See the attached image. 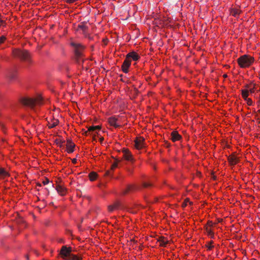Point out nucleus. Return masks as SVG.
Returning <instances> with one entry per match:
<instances>
[{
    "instance_id": "a878e982",
    "label": "nucleus",
    "mask_w": 260,
    "mask_h": 260,
    "mask_svg": "<svg viewBox=\"0 0 260 260\" xmlns=\"http://www.w3.org/2000/svg\"><path fill=\"white\" fill-rule=\"evenodd\" d=\"M206 232L207 233L208 235L209 236H211V237L212 238H213L214 237L213 233L212 231V230H211V229H210L207 226V227H206Z\"/></svg>"
},
{
    "instance_id": "ea45409f",
    "label": "nucleus",
    "mask_w": 260,
    "mask_h": 260,
    "mask_svg": "<svg viewBox=\"0 0 260 260\" xmlns=\"http://www.w3.org/2000/svg\"><path fill=\"white\" fill-rule=\"evenodd\" d=\"M86 37L88 38L89 40H91L92 38V37H91L89 35H88L87 33H86V36H85Z\"/></svg>"
},
{
    "instance_id": "c9c22d12",
    "label": "nucleus",
    "mask_w": 260,
    "mask_h": 260,
    "mask_svg": "<svg viewBox=\"0 0 260 260\" xmlns=\"http://www.w3.org/2000/svg\"><path fill=\"white\" fill-rule=\"evenodd\" d=\"M105 175L106 176H111V171H107L106 172V174H105Z\"/></svg>"
},
{
    "instance_id": "f257e3e1",
    "label": "nucleus",
    "mask_w": 260,
    "mask_h": 260,
    "mask_svg": "<svg viewBox=\"0 0 260 260\" xmlns=\"http://www.w3.org/2000/svg\"><path fill=\"white\" fill-rule=\"evenodd\" d=\"M70 44L73 49L75 58L77 62L79 64L83 62V56L85 46L80 43L76 41H71Z\"/></svg>"
},
{
    "instance_id": "9b49d317",
    "label": "nucleus",
    "mask_w": 260,
    "mask_h": 260,
    "mask_svg": "<svg viewBox=\"0 0 260 260\" xmlns=\"http://www.w3.org/2000/svg\"><path fill=\"white\" fill-rule=\"evenodd\" d=\"M171 140L173 142L180 140L181 139V136L178 134L177 131H173L171 134Z\"/></svg>"
},
{
    "instance_id": "a18cd8bd",
    "label": "nucleus",
    "mask_w": 260,
    "mask_h": 260,
    "mask_svg": "<svg viewBox=\"0 0 260 260\" xmlns=\"http://www.w3.org/2000/svg\"><path fill=\"white\" fill-rule=\"evenodd\" d=\"M37 186H39V187H41V184L40 183H38L37 184Z\"/></svg>"
},
{
    "instance_id": "6ab92c4d",
    "label": "nucleus",
    "mask_w": 260,
    "mask_h": 260,
    "mask_svg": "<svg viewBox=\"0 0 260 260\" xmlns=\"http://www.w3.org/2000/svg\"><path fill=\"white\" fill-rule=\"evenodd\" d=\"M78 28L81 29L83 31V34L85 36H86V30L87 27L85 25L84 23H82L78 25Z\"/></svg>"
},
{
    "instance_id": "473e14b6",
    "label": "nucleus",
    "mask_w": 260,
    "mask_h": 260,
    "mask_svg": "<svg viewBox=\"0 0 260 260\" xmlns=\"http://www.w3.org/2000/svg\"><path fill=\"white\" fill-rule=\"evenodd\" d=\"M248 92H250V93H253L255 91V87L254 86L252 88H249Z\"/></svg>"
},
{
    "instance_id": "de8ad7c7",
    "label": "nucleus",
    "mask_w": 260,
    "mask_h": 260,
    "mask_svg": "<svg viewBox=\"0 0 260 260\" xmlns=\"http://www.w3.org/2000/svg\"><path fill=\"white\" fill-rule=\"evenodd\" d=\"M223 76H224V77H227V75H223Z\"/></svg>"
},
{
    "instance_id": "20e7f679",
    "label": "nucleus",
    "mask_w": 260,
    "mask_h": 260,
    "mask_svg": "<svg viewBox=\"0 0 260 260\" xmlns=\"http://www.w3.org/2000/svg\"><path fill=\"white\" fill-rule=\"evenodd\" d=\"M13 55L21 60L30 63L31 62L30 54L26 50L15 49L12 51Z\"/></svg>"
},
{
    "instance_id": "8fccbe9b",
    "label": "nucleus",
    "mask_w": 260,
    "mask_h": 260,
    "mask_svg": "<svg viewBox=\"0 0 260 260\" xmlns=\"http://www.w3.org/2000/svg\"><path fill=\"white\" fill-rule=\"evenodd\" d=\"M60 241L61 242H63V241L61 240H60Z\"/></svg>"
},
{
    "instance_id": "412c9836",
    "label": "nucleus",
    "mask_w": 260,
    "mask_h": 260,
    "mask_svg": "<svg viewBox=\"0 0 260 260\" xmlns=\"http://www.w3.org/2000/svg\"><path fill=\"white\" fill-rule=\"evenodd\" d=\"M97 174L94 172H92L89 174V178L90 181H94L96 179Z\"/></svg>"
},
{
    "instance_id": "0eeeda50",
    "label": "nucleus",
    "mask_w": 260,
    "mask_h": 260,
    "mask_svg": "<svg viewBox=\"0 0 260 260\" xmlns=\"http://www.w3.org/2000/svg\"><path fill=\"white\" fill-rule=\"evenodd\" d=\"M144 139L143 138H137L135 140V146L137 149H141L144 147Z\"/></svg>"
},
{
    "instance_id": "2f4dec72",
    "label": "nucleus",
    "mask_w": 260,
    "mask_h": 260,
    "mask_svg": "<svg viewBox=\"0 0 260 260\" xmlns=\"http://www.w3.org/2000/svg\"><path fill=\"white\" fill-rule=\"evenodd\" d=\"M246 101H247L248 105H251L252 104V101L250 99L248 98Z\"/></svg>"
},
{
    "instance_id": "ddd939ff",
    "label": "nucleus",
    "mask_w": 260,
    "mask_h": 260,
    "mask_svg": "<svg viewBox=\"0 0 260 260\" xmlns=\"http://www.w3.org/2000/svg\"><path fill=\"white\" fill-rule=\"evenodd\" d=\"M120 207V203L119 202H115L113 205H109L108 207L110 212H112L114 210L118 209Z\"/></svg>"
},
{
    "instance_id": "72a5a7b5",
    "label": "nucleus",
    "mask_w": 260,
    "mask_h": 260,
    "mask_svg": "<svg viewBox=\"0 0 260 260\" xmlns=\"http://www.w3.org/2000/svg\"><path fill=\"white\" fill-rule=\"evenodd\" d=\"M49 182V180L47 178H45V179L43 181V183L44 185H46L48 184Z\"/></svg>"
},
{
    "instance_id": "1a4fd4ad",
    "label": "nucleus",
    "mask_w": 260,
    "mask_h": 260,
    "mask_svg": "<svg viewBox=\"0 0 260 260\" xmlns=\"http://www.w3.org/2000/svg\"><path fill=\"white\" fill-rule=\"evenodd\" d=\"M75 144L71 140H67V148L68 153H72L74 151Z\"/></svg>"
},
{
    "instance_id": "c85d7f7f",
    "label": "nucleus",
    "mask_w": 260,
    "mask_h": 260,
    "mask_svg": "<svg viewBox=\"0 0 260 260\" xmlns=\"http://www.w3.org/2000/svg\"><path fill=\"white\" fill-rule=\"evenodd\" d=\"M8 77L10 79H13L15 78V75L14 74H13L12 73H11V72H10V73H9V74L8 75Z\"/></svg>"
},
{
    "instance_id": "f03ea898",
    "label": "nucleus",
    "mask_w": 260,
    "mask_h": 260,
    "mask_svg": "<svg viewBox=\"0 0 260 260\" xmlns=\"http://www.w3.org/2000/svg\"><path fill=\"white\" fill-rule=\"evenodd\" d=\"M77 250L73 249L71 247L62 246L59 252L60 256L66 260H81V256L77 255L73 253L76 252Z\"/></svg>"
},
{
    "instance_id": "09e8293b",
    "label": "nucleus",
    "mask_w": 260,
    "mask_h": 260,
    "mask_svg": "<svg viewBox=\"0 0 260 260\" xmlns=\"http://www.w3.org/2000/svg\"><path fill=\"white\" fill-rule=\"evenodd\" d=\"M60 241L61 242H63V241L61 240H60Z\"/></svg>"
},
{
    "instance_id": "39448f33",
    "label": "nucleus",
    "mask_w": 260,
    "mask_h": 260,
    "mask_svg": "<svg viewBox=\"0 0 260 260\" xmlns=\"http://www.w3.org/2000/svg\"><path fill=\"white\" fill-rule=\"evenodd\" d=\"M237 60L240 67L244 68L250 66L253 63L254 58L249 55H244L240 57Z\"/></svg>"
},
{
    "instance_id": "2eb2a0df",
    "label": "nucleus",
    "mask_w": 260,
    "mask_h": 260,
    "mask_svg": "<svg viewBox=\"0 0 260 260\" xmlns=\"http://www.w3.org/2000/svg\"><path fill=\"white\" fill-rule=\"evenodd\" d=\"M136 189H137V187L136 186L129 185L127 186L126 188L123 190L122 194H126V193H127L131 191H132Z\"/></svg>"
},
{
    "instance_id": "49530a36",
    "label": "nucleus",
    "mask_w": 260,
    "mask_h": 260,
    "mask_svg": "<svg viewBox=\"0 0 260 260\" xmlns=\"http://www.w3.org/2000/svg\"><path fill=\"white\" fill-rule=\"evenodd\" d=\"M26 258L27 260H28V259H29V257H28V255H26Z\"/></svg>"
},
{
    "instance_id": "6e6552de",
    "label": "nucleus",
    "mask_w": 260,
    "mask_h": 260,
    "mask_svg": "<svg viewBox=\"0 0 260 260\" xmlns=\"http://www.w3.org/2000/svg\"><path fill=\"white\" fill-rule=\"evenodd\" d=\"M123 157L128 161H132L133 158L132 154L128 149H123L122 151Z\"/></svg>"
},
{
    "instance_id": "393cba45",
    "label": "nucleus",
    "mask_w": 260,
    "mask_h": 260,
    "mask_svg": "<svg viewBox=\"0 0 260 260\" xmlns=\"http://www.w3.org/2000/svg\"><path fill=\"white\" fill-rule=\"evenodd\" d=\"M54 142L56 144V145L59 146L60 147H61L65 141L64 140L61 141L56 139L55 140Z\"/></svg>"
},
{
    "instance_id": "4c0bfd02",
    "label": "nucleus",
    "mask_w": 260,
    "mask_h": 260,
    "mask_svg": "<svg viewBox=\"0 0 260 260\" xmlns=\"http://www.w3.org/2000/svg\"><path fill=\"white\" fill-rule=\"evenodd\" d=\"M127 171L129 173V174H132L133 173V170L131 169H127Z\"/></svg>"
},
{
    "instance_id": "c756f323",
    "label": "nucleus",
    "mask_w": 260,
    "mask_h": 260,
    "mask_svg": "<svg viewBox=\"0 0 260 260\" xmlns=\"http://www.w3.org/2000/svg\"><path fill=\"white\" fill-rule=\"evenodd\" d=\"M212 243H213V241H211L208 243V245H207L208 250H211L213 247V246L212 245Z\"/></svg>"
},
{
    "instance_id": "37998d69",
    "label": "nucleus",
    "mask_w": 260,
    "mask_h": 260,
    "mask_svg": "<svg viewBox=\"0 0 260 260\" xmlns=\"http://www.w3.org/2000/svg\"><path fill=\"white\" fill-rule=\"evenodd\" d=\"M0 125H1V126L2 127V128L3 129H4V127H5L3 123H1Z\"/></svg>"
},
{
    "instance_id": "a19ab883",
    "label": "nucleus",
    "mask_w": 260,
    "mask_h": 260,
    "mask_svg": "<svg viewBox=\"0 0 260 260\" xmlns=\"http://www.w3.org/2000/svg\"><path fill=\"white\" fill-rule=\"evenodd\" d=\"M4 23V21L0 19V26L3 25Z\"/></svg>"
},
{
    "instance_id": "5701e85b",
    "label": "nucleus",
    "mask_w": 260,
    "mask_h": 260,
    "mask_svg": "<svg viewBox=\"0 0 260 260\" xmlns=\"http://www.w3.org/2000/svg\"><path fill=\"white\" fill-rule=\"evenodd\" d=\"M248 95H249V94H248V90H242V95L245 100H246L248 99Z\"/></svg>"
},
{
    "instance_id": "e433bc0d",
    "label": "nucleus",
    "mask_w": 260,
    "mask_h": 260,
    "mask_svg": "<svg viewBox=\"0 0 260 260\" xmlns=\"http://www.w3.org/2000/svg\"><path fill=\"white\" fill-rule=\"evenodd\" d=\"M77 0H67V3H73L76 2Z\"/></svg>"
},
{
    "instance_id": "dca6fc26",
    "label": "nucleus",
    "mask_w": 260,
    "mask_h": 260,
    "mask_svg": "<svg viewBox=\"0 0 260 260\" xmlns=\"http://www.w3.org/2000/svg\"><path fill=\"white\" fill-rule=\"evenodd\" d=\"M101 128V126L100 125H96V126H89L88 128V131L85 132V134L86 135H88L90 132H93L95 130H100Z\"/></svg>"
},
{
    "instance_id": "f704fd0d",
    "label": "nucleus",
    "mask_w": 260,
    "mask_h": 260,
    "mask_svg": "<svg viewBox=\"0 0 260 260\" xmlns=\"http://www.w3.org/2000/svg\"><path fill=\"white\" fill-rule=\"evenodd\" d=\"M103 42H104L105 45H106L108 43V40L107 39H104L103 40Z\"/></svg>"
},
{
    "instance_id": "4468645a",
    "label": "nucleus",
    "mask_w": 260,
    "mask_h": 260,
    "mask_svg": "<svg viewBox=\"0 0 260 260\" xmlns=\"http://www.w3.org/2000/svg\"><path fill=\"white\" fill-rule=\"evenodd\" d=\"M56 189L58 193L62 196H64L66 194V189L60 185H58L56 186Z\"/></svg>"
},
{
    "instance_id": "bb28decb",
    "label": "nucleus",
    "mask_w": 260,
    "mask_h": 260,
    "mask_svg": "<svg viewBox=\"0 0 260 260\" xmlns=\"http://www.w3.org/2000/svg\"><path fill=\"white\" fill-rule=\"evenodd\" d=\"M118 161H115L111 166V169L112 170H113L114 169H115L117 166H118Z\"/></svg>"
},
{
    "instance_id": "79ce46f5",
    "label": "nucleus",
    "mask_w": 260,
    "mask_h": 260,
    "mask_svg": "<svg viewBox=\"0 0 260 260\" xmlns=\"http://www.w3.org/2000/svg\"><path fill=\"white\" fill-rule=\"evenodd\" d=\"M72 162L73 164H76V162H77V159L76 158H74L73 160H72Z\"/></svg>"
},
{
    "instance_id": "f8f14e48",
    "label": "nucleus",
    "mask_w": 260,
    "mask_h": 260,
    "mask_svg": "<svg viewBox=\"0 0 260 260\" xmlns=\"http://www.w3.org/2000/svg\"><path fill=\"white\" fill-rule=\"evenodd\" d=\"M126 57L129 59L132 58L135 61L138 60L140 58L139 55L135 52H131L128 53L126 55Z\"/></svg>"
},
{
    "instance_id": "58836bf2",
    "label": "nucleus",
    "mask_w": 260,
    "mask_h": 260,
    "mask_svg": "<svg viewBox=\"0 0 260 260\" xmlns=\"http://www.w3.org/2000/svg\"><path fill=\"white\" fill-rule=\"evenodd\" d=\"M208 225L210 226H212L213 225V223L211 221H208Z\"/></svg>"
},
{
    "instance_id": "3c124183",
    "label": "nucleus",
    "mask_w": 260,
    "mask_h": 260,
    "mask_svg": "<svg viewBox=\"0 0 260 260\" xmlns=\"http://www.w3.org/2000/svg\"><path fill=\"white\" fill-rule=\"evenodd\" d=\"M258 112H260V109L258 110Z\"/></svg>"
},
{
    "instance_id": "b1692460",
    "label": "nucleus",
    "mask_w": 260,
    "mask_h": 260,
    "mask_svg": "<svg viewBox=\"0 0 260 260\" xmlns=\"http://www.w3.org/2000/svg\"><path fill=\"white\" fill-rule=\"evenodd\" d=\"M240 13V11L238 9H233L231 11V14L234 17H237Z\"/></svg>"
},
{
    "instance_id": "c03bdc74",
    "label": "nucleus",
    "mask_w": 260,
    "mask_h": 260,
    "mask_svg": "<svg viewBox=\"0 0 260 260\" xmlns=\"http://www.w3.org/2000/svg\"><path fill=\"white\" fill-rule=\"evenodd\" d=\"M100 142H102L104 140V138L103 137L100 138Z\"/></svg>"
},
{
    "instance_id": "9d476101",
    "label": "nucleus",
    "mask_w": 260,
    "mask_h": 260,
    "mask_svg": "<svg viewBox=\"0 0 260 260\" xmlns=\"http://www.w3.org/2000/svg\"><path fill=\"white\" fill-rule=\"evenodd\" d=\"M117 120V118H116L115 116H112L108 118V122L110 125L113 126L117 128L120 126V125L117 124L116 123Z\"/></svg>"
},
{
    "instance_id": "aec40b11",
    "label": "nucleus",
    "mask_w": 260,
    "mask_h": 260,
    "mask_svg": "<svg viewBox=\"0 0 260 260\" xmlns=\"http://www.w3.org/2000/svg\"><path fill=\"white\" fill-rule=\"evenodd\" d=\"M158 241L159 242L160 246L163 247H165L168 242V241L164 237H160Z\"/></svg>"
},
{
    "instance_id": "7ed1b4c3",
    "label": "nucleus",
    "mask_w": 260,
    "mask_h": 260,
    "mask_svg": "<svg viewBox=\"0 0 260 260\" xmlns=\"http://www.w3.org/2000/svg\"><path fill=\"white\" fill-rule=\"evenodd\" d=\"M20 102L24 106H28L34 109L36 105H41L43 104V99L41 96H38L35 98H22Z\"/></svg>"
},
{
    "instance_id": "423d86ee",
    "label": "nucleus",
    "mask_w": 260,
    "mask_h": 260,
    "mask_svg": "<svg viewBox=\"0 0 260 260\" xmlns=\"http://www.w3.org/2000/svg\"><path fill=\"white\" fill-rule=\"evenodd\" d=\"M131 60L127 58L126 57V58L125 59L124 61H123L122 67H121L122 71L124 73H127L128 72V68H129V66H131Z\"/></svg>"
},
{
    "instance_id": "7c9ffc66",
    "label": "nucleus",
    "mask_w": 260,
    "mask_h": 260,
    "mask_svg": "<svg viewBox=\"0 0 260 260\" xmlns=\"http://www.w3.org/2000/svg\"><path fill=\"white\" fill-rule=\"evenodd\" d=\"M6 38L4 36L0 37V45L4 42L6 40Z\"/></svg>"
},
{
    "instance_id": "a211bd4d",
    "label": "nucleus",
    "mask_w": 260,
    "mask_h": 260,
    "mask_svg": "<svg viewBox=\"0 0 260 260\" xmlns=\"http://www.w3.org/2000/svg\"><path fill=\"white\" fill-rule=\"evenodd\" d=\"M9 174L4 169L0 168V178H4L6 177L9 176Z\"/></svg>"
},
{
    "instance_id": "f3484780",
    "label": "nucleus",
    "mask_w": 260,
    "mask_h": 260,
    "mask_svg": "<svg viewBox=\"0 0 260 260\" xmlns=\"http://www.w3.org/2000/svg\"><path fill=\"white\" fill-rule=\"evenodd\" d=\"M228 160L230 164L232 165L236 164L238 161V158L235 155H231L229 156Z\"/></svg>"
},
{
    "instance_id": "4be33fe9",
    "label": "nucleus",
    "mask_w": 260,
    "mask_h": 260,
    "mask_svg": "<svg viewBox=\"0 0 260 260\" xmlns=\"http://www.w3.org/2000/svg\"><path fill=\"white\" fill-rule=\"evenodd\" d=\"M59 123V121L58 119H55L54 120V121L51 123V124H49L48 125V127L49 128H53L54 127H55Z\"/></svg>"
},
{
    "instance_id": "cd10ccee",
    "label": "nucleus",
    "mask_w": 260,
    "mask_h": 260,
    "mask_svg": "<svg viewBox=\"0 0 260 260\" xmlns=\"http://www.w3.org/2000/svg\"><path fill=\"white\" fill-rule=\"evenodd\" d=\"M142 185L143 187L146 188L152 186V184L151 183L143 182Z\"/></svg>"
}]
</instances>
